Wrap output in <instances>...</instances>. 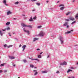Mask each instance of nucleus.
<instances>
[{
  "instance_id": "obj_1",
  "label": "nucleus",
  "mask_w": 78,
  "mask_h": 78,
  "mask_svg": "<svg viewBox=\"0 0 78 78\" xmlns=\"http://www.w3.org/2000/svg\"><path fill=\"white\" fill-rule=\"evenodd\" d=\"M21 26L23 27H28L29 28H32L33 26L31 25H25L23 23L21 24Z\"/></svg>"
},
{
  "instance_id": "obj_2",
  "label": "nucleus",
  "mask_w": 78,
  "mask_h": 78,
  "mask_svg": "<svg viewBox=\"0 0 78 78\" xmlns=\"http://www.w3.org/2000/svg\"><path fill=\"white\" fill-rule=\"evenodd\" d=\"M59 39L60 40L61 44H62L63 43H64V38H63V37L61 36L60 37Z\"/></svg>"
},
{
  "instance_id": "obj_3",
  "label": "nucleus",
  "mask_w": 78,
  "mask_h": 78,
  "mask_svg": "<svg viewBox=\"0 0 78 78\" xmlns=\"http://www.w3.org/2000/svg\"><path fill=\"white\" fill-rule=\"evenodd\" d=\"M44 35V33L43 32L41 31V32H40L39 34L38 35V36H40L42 37V36H43Z\"/></svg>"
},
{
  "instance_id": "obj_4",
  "label": "nucleus",
  "mask_w": 78,
  "mask_h": 78,
  "mask_svg": "<svg viewBox=\"0 0 78 78\" xmlns=\"http://www.w3.org/2000/svg\"><path fill=\"white\" fill-rule=\"evenodd\" d=\"M60 66H63V65H67V62H64L62 63H60Z\"/></svg>"
},
{
  "instance_id": "obj_5",
  "label": "nucleus",
  "mask_w": 78,
  "mask_h": 78,
  "mask_svg": "<svg viewBox=\"0 0 78 78\" xmlns=\"http://www.w3.org/2000/svg\"><path fill=\"white\" fill-rule=\"evenodd\" d=\"M25 28H23V30L24 32H25L26 33H27L28 34H30V31H29V30H25Z\"/></svg>"
},
{
  "instance_id": "obj_6",
  "label": "nucleus",
  "mask_w": 78,
  "mask_h": 78,
  "mask_svg": "<svg viewBox=\"0 0 78 78\" xmlns=\"http://www.w3.org/2000/svg\"><path fill=\"white\" fill-rule=\"evenodd\" d=\"M26 47H27V46L26 45H24L22 46V48H23V51H24Z\"/></svg>"
},
{
  "instance_id": "obj_7",
  "label": "nucleus",
  "mask_w": 78,
  "mask_h": 78,
  "mask_svg": "<svg viewBox=\"0 0 78 78\" xmlns=\"http://www.w3.org/2000/svg\"><path fill=\"white\" fill-rule=\"evenodd\" d=\"M33 71L35 73L34 74V75H37V73H38L37 72V70H34Z\"/></svg>"
},
{
  "instance_id": "obj_8",
  "label": "nucleus",
  "mask_w": 78,
  "mask_h": 78,
  "mask_svg": "<svg viewBox=\"0 0 78 78\" xmlns=\"http://www.w3.org/2000/svg\"><path fill=\"white\" fill-rule=\"evenodd\" d=\"M3 3H4L5 5L6 6H8V4H6V0H3Z\"/></svg>"
},
{
  "instance_id": "obj_9",
  "label": "nucleus",
  "mask_w": 78,
  "mask_h": 78,
  "mask_svg": "<svg viewBox=\"0 0 78 78\" xmlns=\"http://www.w3.org/2000/svg\"><path fill=\"white\" fill-rule=\"evenodd\" d=\"M5 33L2 31V30H0V34L2 36H3V34H4Z\"/></svg>"
},
{
  "instance_id": "obj_10",
  "label": "nucleus",
  "mask_w": 78,
  "mask_h": 78,
  "mask_svg": "<svg viewBox=\"0 0 78 78\" xmlns=\"http://www.w3.org/2000/svg\"><path fill=\"white\" fill-rule=\"evenodd\" d=\"M7 15H9L11 14H12V12H11L10 11H9L7 12Z\"/></svg>"
},
{
  "instance_id": "obj_11",
  "label": "nucleus",
  "mask_w": 78,
  "mask_h": 78,
  "mask_svg": "<svg viewBox=\"0 0 78 78\" xmlns=\"http://www.w3.org/2000/svg\"><path fill=\"white\" fill-rule=\"evenodd\" d=\"M9 58L11 59H15V57L13 56H9Z\"/></svg>"
},
{
  "instance_id": "obj_12",
  "label": "nucleus",
  "mask_w": 78,
  "mask_h": 78,
  "mask_svg": "<svg viewBox=\"0 0 78 78\" xmlns=\"http://www.w3.org/2000/svg\"><path fill=\"white\" fill-rule=\"evenodd\" d=\"M69 19L71 20H75V19H74V18L73 17H71L69 18Z\"/></svg>"
},
{
  "instance_id": "obj_13",
  "label": "nucleus",
  "mask_w": 78,
  "mask_h": 78,
  "mask_svg": "<svg viewBox=\"0 0 78 78\" xmlns=\"http://www.w3.org/2000/svg\"><path fill=\"white\" fill-rule=\"evenodd\" d=\"M42 73H47V71H42Z\"/></svg>"
},
{
  "instance_id": "obj_14",
  "label": "nucleus",
  "mask_w": 78,
  "mask_h": 78,
  "mask_svg": "<svg viewBox=\"0 0 78 78\" xmlns=\"http://www.w3.org/2000/svg\"><path fill=\"white\" fill-rule=\"evenodd\" d=\"M71 33V31H68L66 32L65 33V34H69V33Z\"/></svg>"
},
{
  "instance_id": "obj_15",
  "label": "nucleus",
  "mask_w": 78,
  "mask_h": 78,
  "mask_svg": "<svg viewBox=\"0 0 78 78\" xmlns=\"http://www.w3.org/2000/svg\"><path fill=\"white\" fill-rule=\"evenodd\" d=\"M6 63H3L2 64H1L0 65L1 67H3V66H5V64Z\"/></svg>"
},
{
  "instance_id": "obj_16",
  "label": "nucleus",
  "mask_w": 78,
  "mask_h": 78,
  "mask_svg": "<svg viewBox=\"0 0 78 78\" xmlns=\"http://www.w3.org/2000/svg\"><path fill=\"white\" fill-rule=\"evenodd\" d=\"M29 21H30V22L33 21V18H32V17H30V19L29 20Z\"/></svg>"
},
{
  "instance_id": "obj_17",
  "label": "nucleus",
  "mask_w": 78,
  "mask_h": 78,
  "mask_svg": "<svg viewBox=\"0 0 78 78\" xmlns=\"http://www.w3.org/2000/svg\"><path fill=\"white\" fill-rule=\"evenodd\" d=\"M12 47V45H10L9 46H7V48H10V47Z\"/></svg>"
},
{
  "instance_id": "obj_18",
  "label": "nucleus",
  "mask_w": 78,
  "mask_h": 78,
  "mask_svg": "<svg viewBox=\"0 0 78 78\" xmlns=\"http://www.w3.org/2000/svg\"><path fill=\"white\" fill-rule=\"evenodd\" d=\"M67 22H65V23L63 25L64 26H66L67 25Z\"/></svg>"
},
{
  "instance_id": "obj_19",
  "label": "nucleus",
  "mask_w": 78,
  "mask_h": 78,
  "mask_svg": "<svg viewBox=\"0 0 78 78\" xmlns=\"http://www.w3.org/2000/svg\"><path fill=\"white\" fill-rule=\"evenodd\" d=\"M6 25H9V24H10V22H8L6 23Z\"/></svg>"
},
{
  "instance_id": "obj_20",
  "label": "nucleus",
  "mask_w": 78,
  "mask_h": 78,
  "mask_svg": "<svg viewBox=\"0 0 78 78\" xmlns=\"http://www.w3.org/2000/svg\"><path fill=\"white\" fill-rule=\"evenodd\" d=\"M38 38H34V39L33 41L34 42L35 41H36L38 40Z\"/></svg>"
},
{
  "instance_id": "obj_21",
  "label": "nucleus",
  "mask_w": 78,
  "mask_h": 78,
  "mask_svg": "<svg viewBox=\"0 0 78 78\" xmlns=\"http://www.w3.org/2000/svg\"><path fill=\"white\" fill-rule=\"evenodd\" d=\"M72 70L69 69L67 71V73H69L70 72H72Z\"/></svg>"
},
{
  "instance_id": "obj_22",
  "label": "nucleus",
  "mask_w": 78,
  "mask_h": 78,
  "mask_svg": "<svg viewBox=\"0 0 78 78\" xmlns=\"http://www.w3.org/2000/svg\"><path fill=\"white\" fill-rule=\"evenodd\" d=\"M30 67H31L32 68H33V67H34V65H30Z\"/></svg>"
},
{
  "instance_id": "obj_23",
  "label": "nucleus",
  "mask_w": 78,
  "mask_h": 78,
  "mask_svg": "<svg viewBox=\"0 0 78 78\" xmlns=\"http://www.w3.org/2000/svg\"><path fill=\"white\" fill-rule=\"evenodd\" d=\"M38 58H42V56L41 55H38Z\"/></svg>"
},
{
  "instance_id": "obj_24",
  "label": "nucleus",
  "mask_w": 78,
  "mask_h": 78,
  "mask_svg": "<svg viewBox=\"0 0 78 78\" xmlns=\"http://www.w3.org/2000/svg\"><path fill=\"white\" fill-rule=\"evenodd\" d=\"M64 6L60 8V10H62V9H64Z\"/></svg>"
},
{
  "instance_id": "obj_25",
  "label": "nucleus",
  "mask_w": 78,
  "mask_h": 78,
  "mask_svg": "<svg viewBox=\"0 0 78 78\" xmlns=\"http://www.w3.org/2000/svg\"><path fill=\"white\" fill-rule=\"evenodd\" d=\"M70 12H69L68 13H67L66 14V16H68V15H69V14H70Z\"/></svg>"
},
{
  "instance_id": "obj_26",
  "label": "nucleus",
  "mask_w": 78,
  "mask_h": 78,
  "mask_svg": "<svg viewBox=\"0 0 78 78\" xmlns=\"http://www.w3.org/2000/svg\"><path fill=\"white\" fill-rule=\"evenodd\" d=\"M68 78H75V77L73 76H72L71 77H69Z\"/></svg>"
},
{
  "instance_id": "obj_27",
  "label": "nucleus",
  "mask_w": 78,
  "mask_h": 78,
  "mask_svg": "<svg viewBox=\"0 0 78 78\" xmlns=\"http://www.w3.org/2000/svg\"><path fill=\"white\" fill-rule=\"evenodd\" d=\"M35 60L37 61L38 62H39V60L38 59H35Z\"/></svg>"
},
{
  "instance_id": "obj_28",
  "label": "nucleus",
  "mask_w": 78,
  "mask_h": 78,
  "mask_svg": "<svg viewBox=\"0 0 78 78\" xmlns=\"http://www.w3.org/2000/svg\"><path fill=\"white\" fill-rule=\"evenodd\" d=\"M75 17L76 19L78 17V14L76 15L75 16Z\"/></svg>"
},
{
  "instance_id": "obj_29",
  "label": "nucleus",
  "mask_w": 78,
  "mask_h": 78,
  "mask_svg": "<svg viewBox=\"0 0 78 78\" xmlns=\"http://www.w3.org/2000/svg\"><path fill=\"white\" fill-rule=\"evenodd\" d=\"M42 27V26H39L37 27V28H41Z\"/></svg>"
},
{
  "instance_id": "obj_30",
  "label": "nucleus",
  "mask_w": 78,
  "mask_h": 78,
  "mask_svg": "<svg viewBox=\"0 0 78 78\" xmlns=\"http://www.w3.org/2000/svg\"><path fill=\"white\" fill-rule=\"evenodd\" d=\"M64 6V5L61 4L59 5V7H61V6Z\"/></svg>"
},
{
  "instance_id": "obj_31",
  "label": "nucleus",
  "mask_w": 78,
  "mask_h": 78,
  "mask_svg": "<svg viewBox=\"0 0 78 78\" xmlns=\"http://www.w3.org/2000/svg\"><path fill=\"white\" fill-rule=\"evenodd\" d=\"M36 5H38V6H40V4L39 3H36Z\"/></svg>"
},
{
  "instance_id": "obj_32",
  "label": "nucleus",
  "mask_w": 78,
  "mask_h": 78,
  "mask_svg": "<svg viewBox=\"0 0 78 78\" xmlns=\"http://www.w3.org/2000/svg\"><path fill=\"white\" fill-rule=\"evenodd\" d=\"M75 22H76L75 21H74V22H73L71 24H72V25H73V23H75Z\"/></svg>"
},
{
  "instance_id": "obj_33",
  "label": "nucleus",
  "mask_w": 78,
  "mask_h": 78,
  "mask_svg": "<svg viewBox=\"0 0 78 78\" xmlns=\"http://www.w3.org/2000/svg\"><path fill=\"white\" fill-rule=\"evenodd\" d=\"M23 61L24 62H27V60H23Z\"/></svg>"
},
{
  "instance_id": "obj_34",
  "label": "nucleus",
  "mask_w": 78,
  "mask_h": 78,
  "mask_svg": "<svg viewBox=\"0 0 78 78\" xmlns=\"http://www.w3.org/2000/svg\"><path fill=\"white\" fill-rule=\"evenodd\" d=\"M65 20H66V21H69V19H65Z\"/></svg>"
},
{
  "instance_id": "obj_35",
  "label": "nucleus",
  "mask_w": 78,
  "mask_h": 78,
  "mask_svg": "<svg viewBox=\"0 0 78 78\" xmlns=\"http://www.w3.org/2000/svg\"><path fill=\"white\" fill-rule=\"evenodd\" d=\"M36 17L35 16V17H34L33 18V19L34 20H36Z\"/></svg>"
},
{
  "instance_id": "obj_36",
  "label": "nucleus",
  "mask_w": 78,
  "mask_h": 78,
  "mask_svg": "<svg viewBox=\"0 0 78 78\" xmlns=\"http://www.w3.org/2000/svg\"><path fill=\"white\" fill-rule=\"evenodd\" d=\"M7 30H10V28H9V27H8L7 29Z\"/></svg>"
},
{
  "instance_id": "obj_37",
  "label": "nucleus",
  "mask_w": 78,
  "mask_h": 78,
  "mask_svg": "<svg viewBox=\"0 0 78 78\" xmlns=\"http://www.w3.org/2000/svg\"><path fill=\"white\" fill-rule=\"evenodd\" d=\"M56 73H59V71H57Z\"/></svg>"
},
{
  "instance_id": "obj_38",
  "label": "nucleus",
  "mask_w": 78,
  "mask_h": 78,
  "mask_svg": "<svg viewBox=\"0 0 78 78\" xmlns=\"http://www.w3.org/2000/svg\"><path fill=\"white\" fill-rule=\"evenodd\" d=\"M12 65L13 66V67H15L16 66V65H14V63L12 64Z\"/></svg>"
},
{
  "instance_id": "obj_39",
  "label": "nucleus",
  "mask_w": 78,
  "mask_h": 78,
  "mask_svg": "<svg viewBox=\"0 0 78 78\" xmlns=\"http://www.w3.org/2000/svg\"><path fill=\"white\" fill-rule=\"evenodd\" d=\"M19 3V2H17L15 3V4H18Z\"/></svg>"
},
{
  "instance_id": "obj_40",
  "label": "nucleus",
  "mask_w": 78,
  "mask_h": 78,
  "mask_svg": "<svg viewBox=\"0 0 78 78\" xmlns=\"http://www.w3.org/2000/svg\"><path fill=\"white\" fill-rule=\"evenodd\" d=\"M6 46H7V45H6V44H5L4 45V47H6Z\"/></svg>"
},
{
  "instance_id": "obj_41",
  "label": "nucleus",
  "mask_w": 78,
  "mask_h": 78,
  "mask_svg": "<svg viewBox=\"0 0 78 78\" xmlns=\"http://www.w3.org/2000/svg\"><path fill=\"white\" fill-rule=\"evenodd\" d=\"M7 72V70H4V72L5 73L6 72Z\"/></svg>"
},
{
  "instance_id": "obj_42",
  "label": "nucleus",
  "mask_w": 78,
  "mask_h": 78,
  "mask_svg": "<svg viewBox=\"0 0 78 78\" xmlns=\"http://www.w3.org/2000/svg\"><path fill=\"white\" fill-rule=\"evenodd\" d=\"M35 59H33V58H31V60H35Z\"/></svg>"
},
{
  "instance_id": "obj_43",
  "label": "nucleus",
  "mask_w": 78,
  "mask_h": 78,
  "mask_svg": "<svg viewBox=\"0 0 78 78\" xmlns=\"http://www.w3.org/2000/svg\"><path fill=\"white\" fill-rule=\"evenodd\" d=\"M2 72H3L2 70H0V73H2Z\"/></svg>"
},
{
  "instance_id": "obj_44",
  "label": "nucleus",
  "mask_w": 78,
  "mask_h": 78,
  "mask_svg": "<svg viewBox=\"0 0 78 78\" xmlns=\"http://www.w3.org/2000/svg\"><path fill=\"white\" fill-rule=\"evenodd\" d=\"M36 0H32L31 1L32 2H34L36 1Z\"/></svg>"
},
{
  "instance_id": "obj_45",
  "label": "nucleus",
  "mask_w": 78,
  "mask_h": 78,
  "mask_svg": "<svg viewBox=\"0 0 78 78\" xmlns=\"http://www.w3.org/2000/svg\"><path fill=\"white\" fill-rule=\"evenodd\" d=\"M9 36H11V35L10 34V33H9Z\"/></svg>"
},
{
  "instance_id": "obj_46",
  "label": "nucleus",
  "mask_w": 78,
  "mask_h": 78,
  "mask_svg": "<svg viewBox=\"0 0 78 78\" xmlns=\"http://www.w3.org/2000/svg\"><path fill=\"white\" fill-rule=\"evenodd\" d=\"M50 58V57L49 56V55H48V56L47 57V58Z\"/></svg>"
},
{
  "instance_id": "obj_47",
  "label": "nucleus",
  "mask_w": 78,
  "mask_h": 78,
  "mask_svg": "<svg viewBox=\"0 0 78 78\" xmlns=\"http://www.w3.org/2000/svg\"><path fill=\"white\" fill-rule=\"evenodd\" d=\"M67 28H69V25H67L66 26Z\"/></svg>"
},
{
  "instance_id": "obj_48",
  "label": "nucleus",
  "mask_w": 78,
  "mask_h": 78,
  "mask_svg": "<svg viewBox=\"0 0 78 78\" xmlns=\"http://www.w3.org/2000/svg\"><path fill=\"white\" fill-rule=\"evenodd\" d=\"M71 69H74V68L72 67H71Z\"/></svg>"
},
{
  "instance_id": "obj_49",
  "label": "nucleus",
  "mask_w": 78,
  "mask_h": 78,
  "mask_svg": "<svg viewBox=\"0 0 78 78\" xmlns=\"http://www.w3.org/2000/svg\"><path fill=\"white\" fill-rule=\"evenodd\" d=\"M37 51L40 50V49H37Z\"/></svg>"
},
{
  "instance_id": "obj_50",
  "label": "nucleus",
  "mask_w": 78,
  "mask_h": 78,
  "mask_svg": "<svg viewBox=\"0 0 78 78\" xmlns=\"http://www.w3.org/2000/svg\"><path fill=\"white\" fill-rule=\"evenodd\" d=\"M76 0H74L73 1V2H75V1Z\"/></svg>"
},
{
  "instance_id": "obj_51",
  "label": "nucleus",
  "mask_w": 78,
  "mask_h": 78,
  "mask_svg": "<svg viewBox=\"0 0 78 78\" xmlns=\"http://www.w3.org/2000/svg\"><path fill=\"white\" fill-rule=\"evenodd\" d=\"M21 46H22V45L20 44V46H19V47H21Z\"/></svg>"
},
{
  "instance_id": "obj_52",
  "label": "nucleus",
  "mask_w": 78,
  "mask_h": 78,
  "mask_svg": "<svg viewBox=\"0 0 78 78\" xmlns=\"http://www.w3.org/2000/svg\"><path fill=\"white\" fill-rule=\"evenodd\" d=\"M2 30V31H5V30H3H3Z\"/></svg>"
},
{
  "instance_id": "obj_53",
  "label": "nucleus",
  "mask_w": 78,
  "mask_h": 78,
  "mask_svg": "<svg viewBox=\"0 0 78 78\" xmlns=\"http://www.w3.org/2000/svg\"><path fill=\"white\" fill-rule=\"evenodd\" d=\"M43 53V52H41V53H40V55H42Z\"/></svg>"
},
{
  "instance_id": "obj_54",
  "label": "nucleus",
  "mask_w": 78,
  "mask_h": 78,
  "mask_svg": "<svg viewBox=\"0 0 78 78\" xmlns=\"http://www.w3.org/2000/svg\"><path fill=\"white\" fill-rule=\"evenodd\" d=\"M12 34H15V32H12Z\"/></svg>"
},
{
  "instance_id": "obj_55",
  "label": "nucleus",
  "mask_w": 78,
  "mask_h": 78,
  "mask_svg": "<svg viewBox=\"0 0 78 78\" xmlns=\"http://www.w3.org/2000/svg\"><path fill=\"white\" fill-rule=\"evenodd\" d=\"M32 11H35V9H34L32 10Z\"/></svg>"
},
{
  "instance_id": "obj_56",
  "label": "nucleus",
  "mask_w": 78,
  "mask_h": 78,
  "mask_svg": "<svg viewBox=\"0 0 78 78\" xmlns=\"http://www.w3.org/2000/svg\"><path fill=\"white\" fill-rule=\"evenodd\" d=\"M71 31H73V30H71Z\"/></svg>"
},
{
  "instance_id": "obj_57",
  "label": "nucleus",
  "mask_w": 78,
  "mask_h": 78,
  "mask_svg": "<svg viewBox=\"0 0 78 78\" xmlns=\"http://www.w3.org/2000/svg\"><path fill=\"white\" fill-rule=\"evenodd\" d=\"M29 58L30 59H31V58H30V57H29Z\"/></svg>"
},
{
  "instance_id": "obj_58",
  "label": "nucleus",
  "mask_w": 78,
  "mask_h": 78,
  "mask_svg": "<svg viewBox=\"0 0 78 78\" xmlns=\"http://www.w3.org/2000/svg\"><path fill=\"white\" fill-rule=\"evenodd\" d=\"M46 2L47 3H48V1H47Z\"/></svg>"
},
{
  "instance_id": "obj_59",
  "label": "nucleus",
  "mask_w": 78,
  "mask_h": 78,
  "mask_svg": "<svg viewBox=\"0 0 78 78\" xmlns=\"http://www.w3.org/2000/svg\"><path fill=\"white\" fill-rule=\"evenodd\" d=\"M59 1H58L57 2V3H59Z\"/></svg>"
},
{
  "instance_id": "obj_60",
  "label": "nucleus",
  "mask_w": 78,
  "mask_h": 78,
  "mask_svg": "<svg viewBox=\"0 0 78 78\" xmlns=\"http://www.w3.org/2000/svg\"><path fill=\"white\" fill-rule=\"evenodd\" d=\"M22 16H25V15H23H23H22Z\"/></svg>"
},
{
  "instance_id": "obj_61",
  "label": "nucleus",
  "mask_w": 78,
  "mask_h": 78,
  "mask_svg": "<svg viewBox=\"0 0 78 78\" xmlns=\"http://www.w3.org/2000/svg\"><path fill=\"white\" fill-rule=\"evenodd\" d=\"M35 69H37V67H34Z\"/></svg>"
},
{
  "instance_id": "obj_62",
  "label": "nucleus",
  "mask_w": 78,
  "mask_h": 78,
  "mask_svg": "<svg viewBox=\"0 0 78 78\" xmlns=\"http://www.w3.org/2000/svg\"><path fill=\"white\" fill-rule=\"evenodd\" d=\"M14 20H16V18H14Z\"/></svg>"
},
{
  "instance_id": "obj_63",
  "label": "nucleus",
  "mask_w": 78,
  "mask_h": 78,
  "mask_svg": "<svg viewBox=\"0 0 78 78\" xmlns=\"http://www.w3.org/2000/svg\"><path fill=\"white\" fill-rule=\"evenodd\" d=\"M77 64L78 65V62L77 63Z\"/></svg>"
},
{
  "instance_id": "obj_64",
  "label": "nucleus",
  "mask_w": 78,
  "mask_h": 78,
  "mask_svg": "<svg viewBox=\"0 0 78 78\" xmlns=\"http://www.w3.org/2000/svg\"><path fill=\"white\" fill-rule=\"evenodd\" d=\"M18 78H20V77H18Z\"/></svg>"
}]
</instances>
